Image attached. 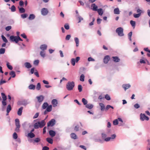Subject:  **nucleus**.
Instances as JSON below:
<instances>
[{
  "label": "nucleus",
  "mask_w": 150,
  "mask_h": 150,
  "mask_svg": "<svg viewBox=\"0 0 150 150\" xmlns=\"http://www.w3.org/2000/svg\"><path fill=\"white\" fill-rule=\"evenodd\" d=\"M35 86L33 84H31L28 86L29 88L30 89L34 90L35 88Z\"/></svg>",
  "instance_id": "nucleus-38"
},
{
  "label": "nucleus",
  "mask_w": 150,
  "mask_h": 150,
  "mask_svg": "<svg viewBox=\"0 0 150 150\" xmlns=\"http://www.w3.org/2000/svg\"><path fill=\"white\" fill-rule=\"evenodd\" d=\"M76 61L74 58H72L71 60V62L73 66H74L75 64Z\"/></svg>",
  "instance_id": "nucleus-42"
},
{
  "label": "nucleus",
  "mask_w": 150,
  "mask_h": 150,
  "mask_svg": "<svg viewBox=\"0 0 150 150\" xmlns=\"http://www.w3.org/2000/svg\"><path fill=\"white\" fill-rule=\"evenodd\" d=\"M130 23L132 26L134 28L135 26V21L131 20L130 21Z\"/></svg>",
  "instance_id": "nucleus-35"
},
{
  "label": "nucleus",
  "mask_w": 150,
  "mask_h": 150,
  "mask_svg": "<svg viewBox=\"0 0 150 150\" xmlns=\"http://www.w3.org/2000/svg\"><path fill=\"white\" fill-rule=\"evenodd\" d=\"M52 103L54 107L57 106L58 103L57 100L55 99H53L52 101Z\"/></svg>",
  "instance_id": "nucleus-14"
},
{
  "label": "nucleus",
  "mask_w": 150,
  "mask_h": 150,
  "mask_svg": "<svg viewBox=\"0 0 150 150\" xmlns=\"http://www.w3.org/2000/svg\"><path fill=\"white\" fill-rule=\"evenodd\" d=\"M74 86V83L73 81H69L66 85V87L68 90L71 91L73 89Z\"/></svg>",
  "instance_id": "nucleus-3"
},
{
  "label": "nucleus",
  "mask_w": 150,
  "mask_h": 150,
  "mask_svg": "<svg viewBox=\"0 0 150 150\" xmlns=\"http://www.w3.org/2000/svg\"><path fill=\"white\" fill-rule=\"evenodd\" d=\"M40 138H37L35 139L34 140V142L38 143L40 142Z\"/></svg>",
  "instance_id": "nucleus-50"
},
{
  "label": "nucleus",
  "mask_w": 150,
  "mask_h": 150,
  "mask_svg": "<svg viewBox=\"0 0 150 150\" xmlns=\"http://www.w3.org/2000/svg\"><path fill=\"white\" fill-rule=\"evenodd\" d=\"M112 58L113 61L115 62H119L120 61V59L117 56L112 57Z\"/></svg>",
  "instance_id": "nucleus-13"
},
{
  "label": "nucleus",
  "mask_w": 150,
  "mask_h": 150,
  "mask_svg": "<svg viewBox=\"0 0 150 150\" xmlns=\"http://www.w3.org/2000/svg\"><path fill=\"white\" fill-rule=\"evenodd\" d=\"M35 16L33 14H31L29 17L28 19L30 20H32L35 18Z\"/></svg>",
  "instance_id": "nucleus-32"
},
{
  "label": "nucleus",
  "mask_w": 150,
  "mask_h": 150,
  "mask_svg": "<svg viewBox=\"0 0 150 150\" xmlns=\"http://www.w3.org/2000/svg\"><path fill=\"white\" fill-rule=\"evenodd\" d=\"M10 40L12 42H15L16 43H18L19 40L23 41V40L20 38L19 36H14L13 35H11L10 36Z\"/></svg>",
  "instance_id": "nucleus-2"
},
{
  "label": "nucleus",
  "mask_w": 150,
  "mask_h": 150,
  "mask_svg": "<svg viewBox=\"0 0 150 150\" xmlns=\"http://www.w3.org/2000/svg\"><path fill=\"white\" fill-rule=\"evenodd\" d=\"M39 115V113H38V112L36 113L35 114L34 116H33V118L35 119V118H37L38 117V116Z\"/></svg>",
  "instance_id": "nucleus-63"
},
{
  "label": "nucleus",
  "mask_w": 150,
  "mask_h": 150,
  "mask_svg": "<svg viewBox=\"0 0 150 150\" xmlns=\"http://www.w3.org/2000/svg\"><path fill=\"white\" fill-rule=\"evenodd\" d=\"M140 120L142 121L144 120H149V117L146 116L144 114L141 113L140 115Z\"/></svg>",
  "instance_id": "nucleus-7"
},
{
  "label": "nucleus",
  "mask_w": 150,
  "mask_h": 150,
  "mask_svg": "<svg viewBox=\"0 0 150 150\" xmlns=\"http://www.w3.org/2000/svg\"><path fill=\"white\" fill-rule=\"evenodd\" d=\"M79 126L78 125H76L75 126L74 128V130L76 131H77L79 130Z\"/></svg>",
  "instance_id": "nucleus-59"
},
{
  "label": "nucleus",
  "mask_w": 150,
  "mask_h": 150,
  "mask_svg": "<svg viewBox=\"0 0 150 150\" xmlns=\"http://www.w3.org/2000/svg\"><path fill=\"white\" fill-rule=\"evenodd\" d=\"M130 87L131 85L129 84H124L122 85V87L125 91H126L127 89L129 88Z\"/></svg>",
  "instance_id": "nucleus-12"
},
{
  "label": "nucleus",
  "mask_w": 150,
  "mask_h": 150,
  "mask_svg": "<svg viewBox=\"0 0 150 150\" xmlns=\"http://www.w3.org/2000/svg\"><path fill=\"white\" fill-rule=\"evenodd\" d=\"M6 81L5 80H3L2 79H1L0 81V85H2L3 83H6Z\"/></svg>",
  "instance_id": "nucleus-57"
},
{
  "label": "nucleus",
  "mask_w": 150,
  "mask_h": 150,
  "mask_svg": "<svg viewBox=\"0 0 150 150\" xmlns=\"http://www.w3.org/2000/svg\"><path fill=\"white\" fill-rule=\"evenodd\" d=\"M1 95L3 98V100L2 102V105L4 106H5L6 105V101L7 99V97L5 94L3 93H1Z\"/></svg>",
  "instance_id": "nucleus-6"
},
{
  "label": "nucleus",
  "mask_w": 150,
  "mask_h": 150,
  "mask_svg": "<svg viewBox=\"0 0 150 150\" xmlns=\"http://www.w3.org/2000/svg\"><path fill=\"white\" fill-rule=\"evenodd\" d=\"M40 48L42 51H44L47 50V46L45 44L42 45L40 46Z\"/></svg>",
  "instance_id": "nucleus-16"
},
{
  "label": "nucleus",
  "mask_w": 150,
  "mask_h": 150,
  "mask_svg": "<svg viewBox=\"0 0 150 150\" xmlns=\"http://www.w3.org/2000/svg\"><path fill=\"white\" fill-rule=\"evenodd\" d=\"M23 109V107H21L19 109L17 112V114L18 115L21 116V115Z\"/></svg>",
  "instance_id": "nucleus-20"
},
{
  "label": "nucleus",
  "mask_w": 150,
  "mask_h": 150,
  "mask_svg": "<svg viewBox=\"0 0 150 150\" xmlns=\"http://www.w3.org/2000/svg\"><path fill=\"white\" fill-rule=\"evenodd\" d=\"M6 65H7V66L8 67V68L11 70L12 69H13V67H12V66H11V65H10L9 64V63L8 62H7V64H6Z\"/></svg>",
  "instance_id": "nucleus-39"
},
{
  "label": "nucleus",
  "mask_w": 150,
  "mask_h": 150,
  "mask_svg": "<svg viewBox=\"0 0 150 150\" xmlns=\"http://www.w3.org/2000/svg\"><path fill=\"white\" fill-rule=\"evenodd\" d=\"M116 33L118 35L120 36H122L124 35L123 33V29L122 27H119L116 30Z\"/></svg>",
  "instance_id": "nucleus-4"
},
{
  "label": "nucleus",
  "mask_w": 150,
  "mask_h": 150,
  "mask_svg": "<svg viewBox=\"0 0 150 150\" xmlns=\"http://www.w3.org/2000/svg\"><path fill=\"white\" fill-rule=\"evenodd\" d=\"M41 13L42 15L45 16L48 13V11L47 8H43L42 9Z\"/></svg>",
  "instance_id": "nucleus-10"
},
{
  "label": "nucleus",
  "mask_w": 150,
  "mask_h": 150,
  "mask_svg": "<svg viewBox=\"0 0 150 150\" xmlns=\"http://www.w3.org/2000/svg\"><path fill=\"white\" fill-rule=\"evenodd\" d=\"M46 140L48 143L50 144H52L53 143V140L50 138H47L46 139Z\"/></svg>",
  "instance_id": "nucleus-30"
},
{
  "label": "nucleus",
  "mask_w": 150,
  "mask_h": 150,
  "mask_svg": "<svg viewBox=\"0 0 150 150\" xmlns=\"http://www.w3.org/2000/svg\"><path fill=\"white\" fill-rule=\"evenodd\" d=\"M74 40L76 43V46L78 47L79 45V40L78 38L75 37L74 38Z\"/></svg>",
  "instance_id": "nucleus-22"
},
{
  "label": "nucleus",
  "mask_w": 150,
  "mask_h": 150,
  "mask_svg": "<svg viewBox=\"0 0 150 150\" xmlns=\"http://www.w3.org/2000/svg\"><path fill=\"white\" fill-rule=\"evenodd\" d=\"M49 134L51 137H54L56 134L55 132L52 130H50L49 131Z\"/></svg>",
  "instance_id": "nucleus-18"
},
{
  "label": "nucleus",
  "mask_w": 150,
  "mask_h": 150,
  "mask_svg": "<svg viewBox=\"0 0 150 150\" xmlns=\"http://www.w3.org/2000/svg\"><path fill=\"white\" fill-rule=\"evenodd\" d=\"M11 9L12 12H14L16 10V8L14 5H13L11 6Z\"/></svg>",
  "instance_id": "nucleus-44"
},
{
  "label": "nucleus",
  "mask_w": 150,
  "mask_h": 150,
  "mask_svg": "<svg viewBox=\"0 0 150 150\" xmlns=\"http://www.w3.org/2000/svg\"><path fill=\"white\" fill-rule=\"evenodd\" d=\"M137 12L139 14H141V13H142V11L139 9H138L137 10Z\"/></svg>",
  "instance_id": "nucleus-60"
},
{
  "label": "nucleus",
  "mask_w": 150,
  "mask_h": 150,
  "mask_svg": "<svg viewBox=\"0 0 150 150\" xmlns=\"http://www.w3.org/2000/svg\"><path fill=\"white\" fill-rule=\"evenodd\" d=\"M99 105L100 107V109L102 111L104 110L105 109V106L103 104V103H100Z\"/></svg>",
  "instance_id": "nucleus-28"
},
{
  "label": "nucleus",
  "mask_w": 150,
  "mask_h": 150,
  "mask_svg": "<svg viewBox=\"0 0 150 150\" xmlns=\"http://www.w3.org/2000/svg\"><path fill=\"white\" fill-rule=\"evenodd\" d=\"M101 136L102 138L103 139H105V138H106V137H107L106 134L104 133H102L101 134Z\"/></svg>",
  "instance_id": "nucleus-51"
},
{
  "label": "nucleus",
  "mask_w": 150,
  "mask_h": 150,
  "mask_svg": "<svg viewBox=\"0 0 150 150\" xmlns=\"http://www.w3.org/2000/svg\"><path fill=\"white\" fill-rule=\"evenodd\" d=\"M93 105L91 104H87L86 105V107L89 109H91L93 108Z\"/></svg>",
  "instance_id": "nucleus-25"
},
{
  "label": "nucleus",
  "mask_w": 150,
  "mask_h": 150,
  "mask_svg": "<svg viewBox=\"0 0 150 150\" xmlns=\"http://www.w3.org/2000/svg\"><path fill=\"white\" fill-rule=\"evenodd\" d=\"M134 107L136 109H138L140 107V105L138 103H136L134 105Z\"/></svg>",
  "instance_id": "nucleus-56"
},
{
  "label": "nucleus",
  "mask_w": 150,
  "mask_h": 150,
  "mask_svg": "<svg viewBox=\"0 0 150 150\" xmlns=\"http://www.w3.org/2000/svg\"><path fill=\"white\" fill-rule=\"evenodd\" d=\"M55 120L54 119H52L47 123V126H53L55 124Z\"/></svg>",
  "instance_id": "nucleus-8"
},
{
  "label": "nucleus",
  "mask_w": 150,
  "mask_h": 150,
  "mask_svg": "<svg viewBox=\"0 0 150 150\" xmlns=\"http://www.w3.org/2000/svg\"><path fill=\"white\" fill-rule=\"evenodd\" d=\"M98 14L100 16H102L103 13V9L101 8H100L98 9L97 11Z\"/></svg>",
  "instance_id": "nucleus-17"
},
{
  "label": "nucleus",
  "mask_w": 150,
  "mask_h": 150,
  "mask_svg": "<svg viewBox=\"0 0 150 150\" xmlns=\"http://www.w3.org/2000/svg\"><path fill=\"white\" fill-rule=\"evenodd\" d=\"M91 7H93L92 10L94 11H97L98 9V6L96 5L95 4H92L91 5Z\"/></svg>",
  "instance_id": "nucleus-15"
},
{
  "label": "nucleus",
  "mask_w": 150,
  "mask_h": 150,
  "mask_svg": "<svg viewBox=\"0 0 150 150\" xmlns=\"http://www.w3.org/2000/svg\"><path fill=\"white\" fill-rule=\"evenodd\" d=\"M19 12L21 13H24L25 11V10L23 8L21 7L19 8Z\"/></svg>",
  "instance_id": "nucleus-36"
},
{
  "label": "nucleus",
  "mask_w": 150,
  "mask_h": 150,
  "mask_svg": "<svg viewBox=\"0 0 150 150\" xmlns=\"http://www.w3.org/2000/svg\"><path fill=\"white\" fill-rule=\"evenodd\" d=\"M110 59V57L109 55H106L103 59V62L105 64H107Z\"/></svg>",
  "instance_id": "nucleus-11"
},
{
  "label": "nucleus",
  "mask_w": 150,
  "mask_h": 150,
  "mask_svg": "<svg viewBox=\"0 0 150 150\" xmlns=\"http://www.w3.org/2000/svg\"><path fill=\"white\" fill-rule=\"evenodd\" d=\"M28 136L30 138H33L35 137V135L33 132H30L28 134Z\"/></svg>",
  "instance_id": "nucleus-26"
},
{
  "label": "nucleus",
  "mask_w": 150,
  "mask_h": 150,
  "mask_svg": "<svg viewBox=\"0 0 150 150\" xmlns=\"http://www.w3.org/2000/svg\"><path fill=\"white\" fill-rule=\"evenodd\" d=\"M41 88V85L40 83H38L36 89L38 90H39Z\"/></svg>",
  "instance_id": "nucleus-45"
},
{
  "label": "nucleus",
  "mask_w": 150,
  "mask_h": 150,
  "mask_svg": "<svg viewBox=\"0 0 150 150\" xmlns=\"http://www.w3.org/2000/svg\"><path fill=\"white\" fill-rule=\"evenodd\" d=\"M49 148L47 146H45L43 147L42 150H49Z\"/></svg>",
  "instance_id": "nucleus-64"
},
{
  "label": "nucleus",
  "mask_w": 150,
  "mask_h": 150,
  "mask_svg": "<svg viewBox=\"0 0 150 150\" xmlns=\"http://www.w3.org/2000/svg\"><path fill=\"white\" fill-rule=\"evenodd\" d=\"M24 65L25 67L28 69H30L32 67V66L28 62H25L24 64Z\"/></svg>",
  "instance_id": "nucleus-21"
},
{
  "label": "nucleus",
  "mask_w": 150,
  "mask_h": 150,
  "mask_svg": "<svg viewBox=\"0 0 150 150\" xmlns=\"http://www.w3.org/2000/svg\"><path fill=\"white\" fill-rule=\"evenodd\" d=\"M84 75L83 74H82L80 76V80L81 81H84Z\"/></svg>",
  "instance_id": "nucleus-33"
},
{
  "label": "nucleus",
  "mask_w": 150,
  "mask_h": 150,
  "mask_svg": "<svg viewBox=\"0 0 150 150\" xmlns=\"http://www.w3.org/2000/svg\"><path fill=\"white\" fill-rule=\"evenodd\" d=\"M88 60L89 62L90 61H95V59L91 57H89L88 59Z\"/></svg>",
  "instance_id": "nucleus-55"
},
{
  "label": "nucleus",
  "mask_w": 150,
  "mask_h": 150,
  "mask_svg": "<svg viewBox=\"0 0 150 150\" xmlns=\"http://www.w3.org/2000/svg\"><path fill=\"white\" fill-rule=\"evenodd\" d=\"M45 125V122L44 120H43L41 122H38L35 123L34 125V127L35 129H37L43 127Z\"/></svg>",
  "instance_id": "nucleus-1"
},
{
  "label": "nucleus",
  "mask_w": 150,
  "mask_h": 150,
  "mask_svg": "<svg viewBox=\"0 0 150 150\" xmlns=\"http://www.w3.org/2000/svg\"><path fill=\"white\" fill-rule=\"evenodd\" d=\"M27 15L26 14H23L21 15V17L23 18H26L27 17Z\"/></svg>",
  "instance_id": "nucleus-61"
},
{
  "label": "nucleus",
  "mask_w": 150,
  "mask_h": 150,
  "mask_svg": "<svg viewBox=\"0 0 150 150\" xmlns=\"http://www.w3.org/2000/svg\"><path fill=\"white\" fill-rule=\"evenodd\" d=\"M82 86L81 85H79L78 86V88L79 91L80 92H81L82 91Z\"/></svg>",
  "instance_id": "nucleus-48"
},
{
  "label": "nucleus",
  "mask_w": 150,
  "mask_h": 150,
  "mask_svg": "<svg viewBox=\"0 0 150 150\" xmlns=\"http://www.w3.org/2000/svg\"><path fill=\"white\" fill-rule=\"evenodd\" d=\"M39 62V61L38 60H36L34 62L33 64L35 65H38Z\"/></svg>",
  "instance_id": "nucleus-54"
},
{
  "label": "nucleus",
  "mask_w": 150,
  "mask_h": 150,
  "mask_svg": "<svg viewBox=\"0 0 150 150\" xmlns=\"http://www.w3.org/2000/svg\"><path fill=\"white\" fill-rule=\"evenodd\" d=\"M18 135L16 132H14L13 133V139H16L18 138Z\"/></svg>",
  "instance_id": "nucleus-41"
},
{
  "label": "nucleus",
  "mask_w": 150,
  "mask_h": 150,
  "mask_svg": "<svg viewBox=\"0 0 150 150\" xmlns=\"http://www.w3.org/2000/svg\"><path fill=\"white\" fill-rule=\"evenodd\" d=\"M71 138L74 139H76L78 138V137L76 134L74 133H71L70 134Z\"/></svg>",
  "instance_id": "nucleus-19"
},
{
  "label": "nucleus",
  "mask_w": 150,
  "mask_h": 150,
  "mask_svg": "<svg viewBox=\"0 0 150 150\" xmlns=\"http://www.w3.org/2000/svg\"><path fill=\"white\" fill-rule=\"evenodd\" d=\"M52 105H50L47 107L46 110L47 112H50L52 111Z\"/></svg>",
  "instance_id": "nucleus-23"
},
{
  "label": "nucleus",
  "mask_w": 150,
  "mask_h": 150,
  "mask_svg": "<svg viewBox=\"0 0 150 150\" xmlns=\"http://www.w3.org/2000/svg\"><path fill=\"white\" fill-rule=\"evenodd\" d=\"M141 16L140 14H134V16L135 18H138L139 17Z\"/></svg>",
  "instance_id": "nucleus-52"
},
{
  "label": "nucleus",
  "mask_w": 150,
  "mask_h": 150,
  "mask_svg": "<svg viewBox=\"0 0 150 150\" xmlns=\"http://www.w3.org/2000/svg\"><path fill=\"white\" fill-rule=\"evenodd\" d=\"M11 28V27L10 26H8L6 27L5 29L6 31H8Z\"/></svg>",
  "instance_id": "nucleus-58"
},
{
  "label": "nucleus",
  "mask_w": 150,
  "mask_h": 150,
  "mask_svg": "<svg viewBox=\"0 0 150 150\" xmlns=\"http://www.w3.org/2000/svg\"><path fill=\"white\" fill-rule=\"evenodd\" d=\"M1 37L2 39L4 42L5 43H7L8 42V40L5 37H4L3 35H2Z\"/></svg>",
  "instance_id": "nucleus-37"
},
{
  "label": "nucleus",
  "mask_w": 150,
  "mask_h": 150,
  "mask_svg": "<svg viewBox=\"0 0 150 150\" xmlns=\"http://www.w3.org/2000/svg\"><path fill=\"white\" fill-rule=\"evenodd\" d=\"M78 18L79 19V21L78 22V23H80L81 21H82L83 20V18L81 17V16H79V15H77Z\"/></svg>",
  "instance_id": "nucleus-53"
},
{
  "label": "nucleus",
  "mask_w": 150,
  "mask_h": 150,
  "mask_svg": "<svg viewBox=\"0 0 150 150\" xmlns=\"http://www.w3.org/2000/svg\"><path fill=\"white\" fill-rule=\"evenodd\" d=\"M11 110V108L10 104L8 105L6 108L7 112L9 113Z\"/></svg>",
  "instance_id": "nucleus-27"
},
{
  "label": "nucleus",
  "mask_w": 150,
  "mask_h": 150,
  "mask_svg": "<svg viewBox=\"0 0 150 150\" xmlns=\"http://www.w3.org/2000/svg\"><path fill=\"white\" fill-rule=\"evenodd\" d=\"M116 136L115 134H113L111 136V137H110L111 140L114 139L116 137Z\"/></svg>",
  "instance_id": "nucleus-62"
},
{
  "label": "nucleus",
  "mask_w": 150,
  "mask_h": 150,
  "mask_svg": "<svg viewBox=\"0 0 150 150\" xmlns=\"http://www.w3.org/2000/svg\"><path fill=\"white\" fill-rule=\"evenodd\" d=\"M36 98L38 100V102L39 103H41L43 100L44 97L42 95H40L39 96H37Z\"/></svg>",
  "instance_id": "nucleus-9"
},
{
  "label": "nucleus",
  "mask_w": 150,
  "mask_h": 150,
  "mask_svg": "<svg viewBox=\"0 0 150 150\" xmlns=\"http://www.w3.org/2000/svg\"><path fill=\"white\" fill-rule=\"evenodd\" d=\"M95 20V18L94 17H93L92 18V21L89 24V26H91L93 25L94 22Z\"/></svg>",
  "instance_id": "nucleus-43"
},
{
  "label": "nucleus",
  "mask_w": 150,
  "mask_h": 150,
  "mask_svg": "<svg viewBox=\"0 0 150 150\" xmlns=\"http://www.w3.org/2000/svg\"><path fill=\"white\" fill-rule=\"evenodd\" d=\"M40 55L43 57H44L45 56V53L44 51H42L40 52Z\"/></svg>",
  "instance_id": "nucleus-40"
},
{
  "label": "nucleus",
  "mask_w": 150,
  "mask_h": 150,
  "mask_svg": "<svg viewBox=\"0 0 150 150\" xmlns=\"http://www.w3.org/2000/svg\"><path fill=\"white\" fill-rule=\"evenodd\" d=\"M48 106V104L47 103L45 102L42 105V108L44 109L47 108V107Z\"/></svg>",
  "instance_id": "nucleus-29"
},
{
  "label": "nucleus",
  "mask_w": 150,
  "mask_h": 150,
  "mask_svg": "<svg viewBox=\"0 0 150 150\" xmlns=\"http://www.w3.org/2000/svg\"><path fill=\"white\" fill-rule=\"evenodd\" d=\"M105 98L108 100H110V96L108 94H106L105 96Z\"/></svg>",
  "instance_id": "nucleus-47"
},
{
  "label": "nucleus",
  "mask_w": 150,
  "mask_h": 150,
  "mask_svg": "<svg viewBox=\"0 0 150 150\" xmlns=\"http://www.w3.org/2000/svg\"><path fill=\"white\" fill-rule=\"evenodd\" d=\"M5 51V50L4 48H1L0 49V54H4Z\"/></svg>",
  "instance_id": "nucleus-46"
},
{
  "label": "nucleus",
  "mask_w": 150,
  "mask_h": 150,
  "mask_svg": "<svg viewBox=\"0 0 150 150\" xmlns=\"http://www.w3.org/2000/svg\"><path fill=\"white\" fill-rule=\"evenodd\" d=\"M82 101L83 103V104L85 105H86L88 103V101L84 98L82 99Z\"/></svg>",
  "instance_id": "nucleus-34"
},
{
  "label": "nucleus",
  "mask_w": 150,
  "mask_h": 150,
  "mask_svg": "<svg viewBox=\"0 0 150 150\" xmlns=\"http://www.w3.org/2000/svg\"><path fill=\"white\" fill-rule=\"evenodd\" d=\"M11 76V77L12 78H14L16 76V74L15 72L13 71H11L9 74Z\"/></svg>",
  "instance_id": "nucleus-31"
},
{
  "label": "nucleus",
  "mask_w": 150,
  "mask_h": 150,
  "mask_svg": "<svg viewBox=\"0 0 150 150\" xmlns=\"http://www.w3.org/2000/svg\"><path fill=\"white\" fill-rule=\"evenodd\" d=\"M118 123V120L117 119H115L113 121V124L114 125H117Z\"/></svg>",
  "instance_id": "nucleus-49"
},
{
  "label": "nucleus",
  "mask_w": 150,
  "mask_h": 150,
  "mask_svg": "<svg viewBox=\"0 0 150 150\" xmlns=\"http://www.w3.org/2000/svg\"><path fill=\"white\" fill-rule=\"evenodd\" d=\"M114 13L115 14H119L120 13V11L118 8H115L114 10Z\"/></svg>",
  "instance_id": "nucleus-24"
},
{
  "label": "nucleus",
  "mask_w": 150,
  "mask_h": 150,
  "mask_svg": "<svg viewBox=\"0 0 150 150\" xmlns=\"http://www.w3.org/2000/svg\"><path fill=\"white\" fill-rule=\"evenodd\" d=\"M15 125L16 128L15 130L17 132H18L19 131V128L20 127V125L19 123V120L18 119H16L15 120Z\"/></svg>",
  "instance_id": "nucleus-5"
}]
</instances>
